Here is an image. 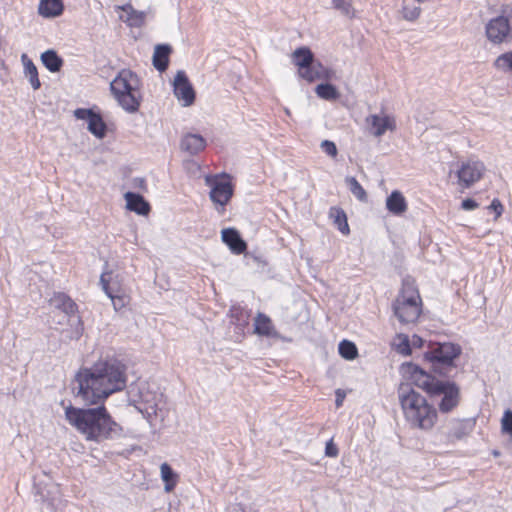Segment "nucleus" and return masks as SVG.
<instances>
[{"instance_id": "1", "label": "nucleus", "mask_w": 512, "mask_h": 512, "mask_svg": "<svg viewBox=\"0 0 512 512\" xmlns=\"http://www.w3.org/2000/svg\"><path fill=\"white\" fill-rule=\"evenodd\" d=\"M127 367L116 358L101 359L91 367H82L75 375L76 396L89 405L103 403L110 395L126 387Z\"/></svg>"}, {"instance_id": "2", "label": "nucleus", "mask_w": 512, "mask_h": 512, "mask_svg": "<svg viewBox=\"0 0 512 512\" xmlns=\"http://www.w3.org/2000/svg\"><path fill=\"white\" fill-rule=\"evenodd\" d=\"M65 418L87 441L102 443L122 435L123 429L101 404L94 408H65Z\"/></svg>"}, {"instance_id": "3", "label": "nucleus", "mask_w": 512, "mask_h": 512, "mask_svg": "<svg viewBox=\"0 0 512 512\" xmlns=\"http://www.w3.org/2000/svg\"><path fill=\"white\" fill-rule=\"evenodd\" d=\"M408 370L417 387L427 392L431 398L440 397L438 408L441 413H449L459 405L460 387L454 381L438 379L413 363L408 364Z\"/></svg>"}, {"instance_id": "4", "label": "nucleus", "mask_w": 512, "mask_h": 512, "mask_svg": "<svg viewBox=\"0 0 512 512\" xmlns=\"http://www.w3.org/2000/svg\"><path fill=\"white\" fill-rule=\"evenodd\" d=\"M398 399L406 420L413 427L429 430L434 426L437 420L435 407L409 383L399 385Z\"/></svg>"}, {"instance_id": "5", "label": "nucleus", "mask_w": 512, "mask_h": 512, "mask_svg": "<svg viewBox=\"0 0 512 512\" xmlns=\"http://www.w3.org/2000/svg\"><path fill=\"white\" fill-rule=\"evenodd\" d=\"M462 353L459 344L451 342L436 343L430 346L429 350L424 353V358L431 364L434 374L445 379L455 378L458 374L455 360Z\"/></svg>"}, {"instance_id": "6", "label": "nucleus", "mask_w": 512, "mask_h": 512, "mask_svg": "<svg viewBox=\"0 0 512 512\" xmlns=\"http://www.w3.org/2000/svg\"><path fill=\"white\" fill-rule=\"evenodd\" d=\"M110 89L119 105L127 112L134 113L140 106L139 79L130 70H122L110 83Z\"/></svg>"}, {"instance_id": "7", "label": "nucleus", "mask_w": 512, "mask_h": 512, "mask_svg": "<svg viewBox=\"0 0 512 512\" xmlns=\"http://www.w3.org/2000/svg\"><path fill=\"white\" fill-rule=\"evenodd\" d=\"M392 308L394 315L401 323L415 322L421 314V298L416 287L408 282H403Z\"/></svg>"}, {"instance_id": "8", "label": "nucleus", "mask_w": 512, "mask_h": 512, "mask_svg": "<svg viewBox=\"0 0 512 512\" xmlns=\"http://www.w3.org/2000/svg\"><path fill=\"white\" fill-rule=\"evenodd\" d=\"M207 184L211 187L209 197L216 205L219 213L225 211V206L230 202L234 194V185L232 178L227 173L214 176V178H206Z\"/></svg>"}, {"instance_id": "9", "label": "nucleus", "mask_w": 512, "mask_h": 512, "mask_svg": "<svg viewBox=\"0 0 512 512\" xmlns=\"http://www.w3.org/2000/svg\"><path fill=\"white\" fill-rule=\"evenodd\" d=\"M486 36L494 44L508 42L511 37V25L506 16L492 18L485 27Z\"/></svg>"}, {"instance_id": "10", "label": "nucleus", "mask_w": 512, "mask_h": 512, "mask_svg": "<svg viewBox=\"0 0 512 512\" xmlns=\"http://www.w3.org/2000/svg\"><path fill=\"white\" fill-rule=\"evenodd\" d=\"M485 170L484 163L479 160L469 159L462 162L457 171L459 185L462 188H470L482 178Z\"/></svg>"}, {"instance_id": "11", "label": "nucleus", "mask_w": 512, "mask_h": 512, "mask_svg": "<svg viewBox=\"0 0 512 512\" xmlns=\"http://www.w3.org/2000/svg\"><path fill=\"white\" fill-rule=\"evenodd\" d=\"M74 116L79 120H85L88 123V131L95 137L102 139L106 136L107 125L99 113L92 109L77 108Z\"/></svg>"}, {"instance_id": "12", "label": "nucleus", "mask_w": 512, "mask_h": 512, "mask_svg": "<svg viewBox=\"0 0 512 512\" xmlns=\"http://www.w3.org/2000/svg\"><path fill=\"white\" fill-rule=\"evenodd\" d=\"M174 95L183 102L184 106H190L195 101V91L184 71H178L174 78Z\"/></svg>"}, {"instance_id": "13", "label": "nucleus", "mask_w": 512, "mask_h": 512, "mask_svg": "<svg viewBox=\"0 0 512 512\" xmlns=\"http://www.w3.org/2000/svg\"><path fill=\"white\" fill-rule=\"evenodd\" d=\"M366 124L370 134L375 137L383 136L386 131H394L396 129L395 119L389 115L380 116L372 114L366 117Z\"/></svg>"}, {"instance_id": "14", "label": "nucleus", "mask_w": 512, "mask_h": 512, "mask_svg": "<svg viewBox=\"0 0 512 512\" xmlns=\"http://www.w3.org/2000/svg\"><path fill=\"white\" fill-rule=\"evenodd\" d=\"M111 272L104 271L100 276V284L105 294L111 299L113 307L116 311L121 310L129 304L130 298L126 294H118L119 289L110 285Z\"/></svg>"}, {"instance_id": "15", "label": "nucleus", "mask_w": 512, "mask_h": 512, "mask_svg": "<svg viewBox=\"0 0 512 512\" xmlns=\"http://www.w3.org/2000/svg\"><path fill=\"white\" fill-rule=\"evenodd\" d=\"M473 427L474 423L471 420L453 419L447 425L446 440L450 443L461 440L470 434Z\"/></svg>"}, {"instance_id": "16", "label": "nucleus", "mask_w": 512, "mask_h": 512, "mask_svg": "<svg viewBox=\"0 0 512 512\" xmlns=\"http://www.w3.org/2000/svg\"><path fill=\"white\" fill-rule=\"evenodd\" d=\"M221 239L230 251L234 254H242L247 249V243L241 237L239 231L235 228H225L221 231Z\"/></svg>"}, {"instance_id": "17", "label": "nucleus", "mask_w": 512, "mask_h": 512, "mask_svg": "<svg viewBox=\"0 0 512 512\" xmlns=\"http://www.w3.org/2000/svg\"><path fill=\"white\" fill-rule=\"evenodd\" d=\"M307 75L304 73H298L299 77L306 80L309 83L317 80H330L333 75V71L323 66L319 60H314L306 69Z\"/></svg>"}, {"instance_id": "18", "label": "nucleus", "mask_w": 512, "mask_h": 512, "mask_svg": "<svg viewBox=\"0 0 512 512\" xmlns=\"http://www.w3.org/2000/svg\"><path fill=\"white\" fill-rule=\"evenodd\" d=\"M206 140L200 134L186 133L180 141L181 150L193 156L203 151L206 147Z\"/></svg>"}, {"instance_id": "19", "label": "nucleus", "mask_w": 512, "mask_h": 512, "mask_svg": "<svg viewBox=\"0 0 512 512\" xmlns=\"http://www.w3.org/2000/svg\"><path fill=\"white\" fill-rule=\"evenodd\" d=\"M254 332L260 336L281 339V336L275 329L272 320L264 313H258L255 317Z\"/></svg>"}, {"instance_id": "20", "label": "nucleus", "mask_w": 512, "mask_h": 512, "mask_svg": "<svg viewBox=\"0 0 512 512\" xmlns=\"http://www.w3.org/2000/svg\"><path fill=\"white\" fill-rule=\"evenodd\" d=\"M124 198L126 200V208L138 215L146 216L151 210L148 201L139 193L126 192Z\"/></svg>"}, {"instance_id": "21", "label": "nucleus", "mask_w": 512, "mask_h": 512, "mask_svg": "<svg viewBox=\"0 0 512 512\" xmlns=\"http://www.w3.org/2000/svg\"><path fill=\"white\" fill-rule=\"evenodd\" d=\"M316 60L313 52L309 47L302 46L294 50L292 53V62L298 68V73H304L307 75L305 70L311 63Z\"/></svg>"}, {"instance_id": "22", "label": "nucleus", "mask_w": 512, "mask_h": 512, "mask_svg": "<svg viewBox=\"0 0 512 512\" xmlns=\"http://www.w3.org/2000/svg\"><path fill=\"white\" fill-rule=\"evenodd\" d=\"M50 304L63 311L67 316H73L77 312L76 303L65 293L57 292L50 298Z\"/></svg>"}, {"instance_id": "23", "label": "nucleus", "mask_w": 512, "mask_h": 512, "mask_svg": "<svg viewBox=\"0 0 512 512\" xmlns=\"http://www.w3.org/2000/svg\"><path fill=\"white\" fill-rule=\"evenodd\" d=\"M172 47L169 44H157L153 53V66L159 72H164L169 65Z\"/></svg>"}, {"instance_id": "24", "label": "nucleus", "mask_w": 512, "mask_h": 512, "mask_svg": "<svg viewBox=\"0 0 512 512\" xmlns=\"http://www.w3.org/2000/svg\"><path fill=\"white\" fill-rule=\"evenodd\" d=\"M386 208L390 213L399 216L406 212L407 201L400 191L394 190L386 199Z\"/></svg>"}, {"instance_id": "25", "label": "nucleus", "mask_w": 512, "mask_h": 512, "mask_svg": "<svg viewBox=\"0 0 512 512\" xmlns=\"http://www.w3.org/2000/svg\"><path fill=\"white\" fill-rule=\"evenodd\" d=\"M63 10L62 0H41L38 6V13L45 18L58 17L63 13Z\"/></svg>"}, {"instance_id": "26", "label": "nucleus", "mask_w": 512, "mask_h": 512, "mask_svg": "<svg viewBox=\"0 0 512 512\" xmlns=\"http://www.w3.org/2000/svg\"><path fill=\"white\" fill-rule=\"evenodd\" d=\"M34 489L36 495H39L43 502L44 506L42 507V511L56 512L57 502H59L60 500L58 497L54 496V491L42 488L41 485L37 482L34 483Z\"/></svg>"}, {"instance_id": "27", "label": "nucleus", "mask_w": 512, "mask_h": 512, "mask_svg": "<svg viewBox=\"0 0 512 512\" xmlns=\"http://www.w3.org/2000/svg\"><path fill=\"white\" fill-rule=\"evenodd\" d=\"M21 62L24 66V74L28 78L32 88L34 90H38L41 86V83L38 77L37 67L25 53L21 55Z\"/></svg>"}, {"instance_id": "28", "label": "nucleus", "mask_w": 512, "mask_h": 512, "mask_svg": "<svg viewBox=\"0 0 512 512\" xmlns=\"http://www.w3.org/2000/svg\"><path fill=\"white\" fill-rule=\"evenodd\" d=\"M42 64L52 73L59 72L63 66V59L53 49L46 50L41 54Z\"/></svg>"}, {"instance_id": "29", "label": "nucleus", "mask_w": 512, "mask_h": 512, "mask_svg": "<svg viewBox=\"0 0 512 512\" xmlns=\"http://www.w3.org/2000/svg\"><path fill=\"white\" fill-rule=\"evenodd\" d=\"M161 478L164 482V489L166 492L172 491L178 480L177 473L172 469L168 463H163L160 467Z\"/></svg>"}, {"instance_id": "30", "label": "nucleus", "mask_w": 512, "mask_h": 512, "mask_svg": "<svg viewBox=\"0 0 512 512\" xmlns=\"http://www.w3.org/2000/svg\"><path fill=\"white\" fill-rule=\"evenodd\" d=\"M315 92L318 97L325 100H336L340 95L337 88L328 82L318 84L315 88Z\"/></svg>"}, {"instance_id": "31", "label": "nucleus", "mask_w": 512, "mask_h": 512, "mask_svg": "<svg viewBox=\"0 0 512 512\" xmlns=\"http://www.w3.org/2000/svg\"><path fill=\"white\" fill-rule=\"evenodd\" d=\"M346 185L348 186L350 192L361 202H367L368 196L365 189L358 182V180L353 176H347L345 178Z\"/></svg>"}, {"instance_id": "32", "label": "nucleus", "mask_w": 512, "mask_h": 512, "mask_svg": "<svg viewBox=\"0 0 512 512\" xmlns=\"http://www.w3.org/2000/svg\"><path fill=\"white\" fill-rule=\"evenodd\" d=\"M332 7L349 19L355 17V9L352 0H332Z\"/></svg>"}, {"instance_id": "33", "label": "nucleus", "mask_w": 512, "mask_h": 512, "mask_svg": "<svg viewBox=\"0 0 512 512\" xmlns=\"http://www.w3.org/2000/svg\"><path fill=\"white\" fill-rule=\"evenodd\" d=\"M339 354L347 360H353L358 355L356 345L349 340H342L338 346Z\"/></svg>"}, {"instance_id": "34", "label": "nucleus", "mask_w": 512, "mask_h": 512, "mask_svg": "<svg viewBox=\"0 0 512 512\" xmlns=\"http://www.w3.org/2000/svg\"><path fill=\"white\" fill-rule=\"evenodd\" d=\"M331 216L334 217V223L343 234L349 233V225L347 223V217L342 209L332 208Z\"/></svg>"}, {"instance_id": "35", "label": "nucleus", "mask_w": 512, "mask_h": 512, "mask_svg": "<svg viewBox=\"0 0 512 512\" xmlns=\"http://www.w3.org/2000/svg\"><path fill=\"white\" fill-rule=\"evenodd\" d=\"M494 66L499 70L512 71V51L499 55L494 62Z\"/></svg>"}, {"instance_id": "36", "label": "nucleus", "mask_w": 512, "mask_h": 512, "mask_svg": "<svg viewBox=\"0 0 512 512\" xmlns=\"http://www.w3.org/2000/svg\"><path fill=\"white\" fill-rule=\"evenodd\" d=\"M146 13L144 11L134 10L129 17L127 22L130 26L141 27L145 22Z\"/></svg>"}, {"instance_id": "37", "label": "nucleus", "mask_w": 512, "mask_h": 512, "mask_svg": "<svg viewBox=\"0 0 512 512\" xmlns=\"http://www.w3.org/2000/svg\"><path fill=\"white\" fill-rule=\"evenodd\" d=\"M320 147L324 153L332 158H335L338 154V149L333 141L323 140L320 144Z\"/></svg>"}, {"instance_id": "38", "label": "nucleus", "mask_w": 512, "mask_h": 512, "mask_svg": "<svg viewBox=\"0 0 512 512\" xmlns=\"http://www.w3.org/2000/svg\"><path fill=\"white\" fill-rule=\"evenodd\" d=\"M502 432L512 434V410H507L501 420Z\"/></svg>"}, {"instance_id": "39", "label": "nucleus", "mask_w": 512, "mask_h": 512, "mask_svg": "<svg viewBox=\"0 0 512 512\" xmlns=\"http://www.w3.org/2000/svg\"><path fill=\"white\" fill-rule=\"evenodd\" d=\"M400 342L397 344V351L403 355L411 354L409 339L406 335H399Z\"/></svg>"}, {"instance_id": "40", "label": "nucleus", "mask_w": 512, "mask_h": 512, "mask_svg": "<svg viewBox=\"0 0 512 512\" xmlns=\"http://www.w3.org/2000/svg\"><path fill=\"white\" fill-rule=\"evenodd\" d=\"M339 454L338 447L335 445L332 439H330L325 446V455L327 457H337Z\"/></svg>"}, {"instance_id": "41", "label": "nucleus", "mask_w": 512, "mask_h": 512, "mask_svg": "<svg viewBox=\"0 0 512 512\" xmlns=\"http://www.w3.org/2000/svg\"><path fill=\"white\" fill-rule=\"evenodd\" d=\"M488 208L493 210L496 213V218H498L502 215L503 205L499 201V199H497V198L493 199Z\"/></svg>"}, {"instance_id": "42", "label": "nucleus", "mask_w": 512, "mask_h": 512, "mask_svg": "<svg viewBox=\"0 0 512 512\" xmlns=\"http://www.w3.org/2000/svg\"><path fill=\"white\" fill-rule=\"evenodd\" d=\"M479 204L472 198H466L461 203V208L466 211H471L476 209Z\"/></svg>"}, {"instance_id": "43", "label": "nucleus", "mask_w": 512, "mask_h": 512, "mask_svg": "<svg viewBox=\"0 0 512 512\" xmlns=\"http://www.w3.org/2000/svg\"><path fill=\"white\" fill-rule=\"evenodd\" d=\"M335 394H336V400H335L336 407H340L343 404V401L345 398V392L341 389H337Z\"/></svg>"}, {"instance_id": "44", "label": "nucleus", "mask_w": 512, "mask_h": 512, "mask_svg": "<svg viewBox=\"0 0 512 512\" xmlns=\"http://www.w3.org/2000/svg\"><path fill=\"white\" fill-rule=\"evenodd\" d=\"M119 8L127 14V17H129L130 14H132V12L135 10L131 4H125Z\"/></svg>"}, {"instance_id": "45", "label": "nucleus", "mask_w": 512, "mask_h": 512, "mask_svg": "<svg viewBox=\"0 0 512 512\" xmlns=\"http://www.w3.org/2000/svg\"><path fill=\"white\" fill-rule=\"evenodd\" d=\"M423 340L418 336H413V344L417 346H422Z\"/></svg>"}, {"instance_id": "46", "label": "nucleus", "mask_w": 512, "mask_h": 512, "mask_svg": "<svg viewBox=\"0 0 512 512\" xmlns=\"http://www.w3.org/2000/svg\"><path fill=\"white\" fill-rule=\"evenodd\" d=\"M493 455H494V456H499V455H500V453H499L498 451H493Z\"/></svg>"}, {"instance_id": "47", "label": "nucleus", "mask_w": 512, "mask_h": 512, "mask_svg": "<svg viewBox=\"0 0 512 512\" xmlns=\"http://www.w3.org/2000/svg\"><path fill=\"white\" fill-rule=\"evenodd\" d=\"M52 489L57 491L58 490V486L57 485H52Z\"/></svg>"}, {"instance_id": "48", "label": "nucleus", "mask_w": 512, "mask_h": 512, "mask_svg": "<svg viewBox=\"0 0 512 512\" xmlns=\"http://www.w3.org/2000/svg\"><path fill=\"white\" fill-rule=\"evenodd\" d=\"M76 333H77V337H79L81 335L80 330H77Z\"/></svg>"}, {"instance_id": "49", "label": "nucleus", "mask_w": 512, "mask_h": 512, "mask_svg": "<svg viewBox=\"0 0 512 512\" xmlns=\"http://www.w3.org/2000/svg\"><path fill=\"white\" fill-rule=\"evenodd\" d=\"M138 180H139V182H141V184L144 183V179H138Z\"/></svg>"}]
</instances>
